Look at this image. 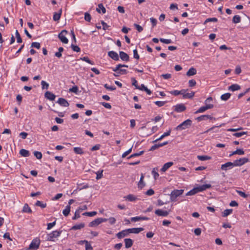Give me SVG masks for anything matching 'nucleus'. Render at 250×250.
Listing matches in <instances>:
<instances>
[{
  "label": "nucleus",
  "mask_w": 250,
  "mask_h": 250,
  "mask_svg": "<svg viewBox=\"0 0 250 250\" xmlns=\"http://www.w3.org/2000/svg\"><path fill=\"white\" fill-rule=\"evenodd\" d=\"M103 170H99L98 171L96 174V179L97 180H99L100 179H101L103 177Z\"/></svg>",
  "instance_id": "a18cd8bd"
},
{
  "label": "nucleus",
  "mask_w": 250,
  "mask_h": 250,
  "mask_svg": "<svg viewBox=\"0 0 250 250\" xmlns=\"http://www.w3.org/2000/svg\"><path fill=\"white\" fill-rule=\"evenodd\" d=\"M196 69L193 67L189 68L188 71L187 72V75L188 76H191L194 75L196 74Z\"/></svg>",
  "instance_id": "c85d7f7f"
},
{
  "label": "nucleus",
  "mask_w": 250,
  "mask_h": 250,
  "mask_svg": "<svg viewBox=\"0 0 250 250\" xmlns=\"http://www.w3.org/2000/svg\"><path fill=\"white\" fill-rule=\"evenodd\" d=\"M213 107V105L212 104H207L205 106H202L199 108L198 110H197L195 113L197 114L199 113H203L205 112L206 110L211 109Z\"/></svg>",
  "instance_id": "9d476101"
},
{
  "label": "nucleus",
  "mask_w": 250,
  "mask_h": 250,
  "mask_svg": "<svg viewBox=\"0 0 250 250\" xmlns=\"http://www.w3.org/2000/svg\"><path fill=\"white\" fill-rule=\"evenodd\" d=\"M160 41L161 42L166 44H169L172 42L171 40L170 39H165L163 38H160Z\"/></svg>",
  "instance_id": "5fc2aeb1"
},
{
  "label": "nucleus",
  "mask_w": 250,
  "mask_h": 250,
  "mask_svg": "<svg viewBox=\"0 0 250 250\" xmlns=\"http://www.w3.org/2000/svg\"><path fill=\"white\" fill-rule=\"evenodd\" d=\"M20 154L24 157H27L29 156L30 152L28 150L25 149H21L20 151Z\"/></svg>",
  "instance_id": "393cba45"
},
{
  "label": "nucleus",
  "mask_w": 250,
  "mask_h": 250,
  "mask_svg": "<svg viewBox=\"0 0 250 250\" xmlns=\"http://www.w3.org/2000/svg\"><path fill=\"white\" fill-rule=\"evenodd\" d=\"M195 94V92H191L190 93L187 92L185 95H184V99H190L192 98Z\"/></svg>",
  "instance_id": "a19ab883"
},
{
  "label": "nucleus",
  "mask_w": 250,
  "mask_h": 250,
  "mask_svg": "<svg viewBox=\"0 0 250 250\" xmlns=\"http://www.w3.org/2000/svg\"><path fill=\"white\" fill-rule=\"evenodd\" d=\"M31 47H35L37 49L40 48L41 45L39 42H33L31 43Z\"/></svg>",
  "instance_id": "bf43d9fd"
},
{
  "label": "nucleus",
  "mask_w": 250,
  "mask_h": 250,
  "mask_svg": "<svg viewBox=\"0 0 250 250\" xmlns=\"http://www.w3.org/2000/svg\"><path fill=\"white\" fill-rule=\"evenodd\" d=\"M125 243V247L127 249L130 248L133 243V241L130 238H125L124 240Z\"/></svg>",
  "instance_id": "4be33fe9"
},
{
  "label": "nucleus",
  "mask_w": 250,
  "mask_h": 250,
  "mask_svg": "<svg viewBox=\"0 0 250 250\" xmlns=\"http://www.w3.org/2000/svg\"><path fill=\"white\" fill-rule=\"evenodd\" d=\"M15 34H16V37L17 38V42H18V43L22 42V39H21L20 34H19L18 30L16 31Z\"/></svg>",
  "instance_id": "8fccbe9b"
},
{
  "label": "nucleus",
  "mask_w": 250,
  "mask_h": 250,
  "mask_svg": "<svg viewBox=\"0 0 250 250\" xmlns=\"http://www.w3.org/2000/svg\"><path fill=\"white\" fill-rule=\"evenodd\" d=\"M71 47L74 51L76 52H79L81 51V49L78 46L75 45L73 44H71Z\"/></svg>",
  "instance_id": "3c124183"
},
{
  "label": "nucleus",
  "mask_w": 250,
  "mask_h": 250,
  "mask_svg": "<svg viewBox=\"0 0 250 250\" xmlns=\"http://www.w3.org/2000/svg\"><path fill=\"white\" fill-rule=\"evenodd\" d=\"M155 104L158 105L159 107H161L164 105L166 103V101H156L154 102Z\"/></svg>",
  "instance_id": "0e129e2a"
},
{
  "label": "nucleus",
  "mask_w": 250,
  "mask_h": 250,
  "mask_svg": "<svg viewBox=\"0 0 250 250\" xmlns=\"http://www.w3.org/2000/svg\"><path fill=\"white\" fill-rule=\"evenodd\" d=\"M80 213L81 212L78 209H77L75 212L74 216L72 217V219L76 220L78 218H80Z\"/></svg>",
  "instance_id": "052dcab7"
},
{
  "label": "nucleus",
  "mask_w": 250,
  "mask_h": 250,
  "mask_svg": "<svg viewBox=\"0 0 250 250\" xmlns=\"http://www.w3.org/2000/svg\"><path fill=\"white\" fill-rule=\"evenodd\" d=\"M158 170V167H154L153 168L152 170V174L153 176V178L155 180H156L159 177V174L158 173L157 171Z\"/></svg>",
  "instance_id": "473e14b6"
},
{
  "label": "nucleus",
  "mask_w": 250,
  "mask_h": 250,
  "mask_svg": "<svg viewBox=\"0 0 250 250\" xmlns=\"http://www.w3.org/2000/svg\"><path fill=\"white\" fill-rule=\"evenodd\" d=\"M148 219H149V218L148 217H145V216H143V217L136 216V217H131L130 218L131 221H133V222H136V221H141V220H148Z\"/></svg>",
  "instance_id": "412c9836"
},
{
  "label": "nucleus",
  "mask_w": 250,
  "mask_h": 250,
  "mask_svg": "<svg viewBox=\"0 0 250 250\" xmlns=\"http://www.w3.org/2000/svg\"><path fill=\"white\" fill-rule=\"evenodd\" d=\"M22 211L24 212L31 213L32 210L29 207L28 205L27 204H25L23 207Z\"/></svg>",
  "instance_id": "c9c22d12"
},
{
  "label": "nucleus",
  "mask_w": 250,
  "mask_h": 250,
  "mask_svg": "<svg viewBox=\"0 0 250 250\" xmlns=\"http://www.w3.org/2000/svg\"><path fill=\"white\" fill-rule=\"evenodd\" d=\"M73 150L76 154H83L84 152L83 148L80 147H75L73 148Z\"/></svg>",
  "instance_id": "72a5a7b5"
},
{
  "label": "nucleus",
  "mask_w": 250,
  "mask_h": 250,
  "mask_svg": "<svg viewBox=\"0 0 250 250\" xmlns=\"http://www.w3.org/2000/svg\"><path fill=\"white\" fill-rule=\"evenodd\" d=\"M241 21V17L239 15H235L232 19V22L234 23H238Z\"/></svg>",
  "instance_id": "ea45409f"
},
{
  "label": "nucleus",
  "mask_w": 250,
  "mask_h": 250,
  "mask_svg": "<svg viewBox=\"0 0 250 250\" xmlns=\"http://www.w3.org/2000/svg\"><path fill=\"white\" fill-rule=\"evenodd\" d=\"M233 162H229L224 164L221 165V168L222 170L224 171H227L228 170L234 167Z\"/></svg>",
  "instance_id": "1a4fd4ad"
},
{
  "label": "nucleus",
  "mask_w": 250,
  "mask_h": 250,
  "mask_svg": "<svg viewBox=\"0 0 250 250\" xmlns=\"http://www.w3.org/2000/svg\"><path fill=\"white\" fill-rule=\"evenodd\" d=\"M67 33V31L63 30L58 35L59 39L64 43H67L68 42V39L65 37V35Z\"/></svg>",
  "instance_id": "0eeeda50"
},
{
  "label": "nucleus",
  "mask_w": 250,
  "mask_h": 250,
  "mask_svg": "<svg viewBox=\"0 0 250 250\" xmlns=\"http://www.w3.org/2000/svg\"><path fill=\"white\" fill-rule=\"evenodd\" d=\"M150 21L152 23V27H155L156 25L157 22V20L154 18H150Z\"/></svg>",
  "instance_id": "338daca9"
},
{
  "label": "nucleus",
  "mask_w": 250,
  "mask_h": 250,
  "mask_svg": "<svg viewBox=\"0 0 250 250\" xmlns=\"http://www.w3.org/2000/svg\"><path fill=\"white\" fill-rule=\"evenodd\" d=\"M62 233V231L55 230L53 231L47 235V240L49 241H53L54 238H56L60 236Z\"/></svg>",
  "instance_id": "39448f33"
},
{
  "label": "nucleus",
  "mask_w": 250,
  "mask_h": 250,
  "mask_svg": "<svg viewBox=\"0 0 250 250\" xmlns=\"http://www.w3.org/2000/svg\"><path fill=\"white\" fill-rule=\"evenodd\" d=\"M106 221H107V219L106 218H98L91 222L89 224V226L90 227H94L99 225L103 222Z\"/></svg>",
  "instance_id": "20e7f679"
},
{
  "label": "nucleus",
  "mask_w": 250,
  "mask_h": 250,
  "mask_svg": "<svg viewBox=\"0 0 250 250\" xmlns=\"http://www.w3.org/2000/svg\"><path fill=\"white\" fill-rule=\"evenodd\" d=\"M144 175L142 173L140 177V179L138 184V187L139 188L142 189L145 186V183L144 182Z\"/></svg>",
  "instance_id": "5701e85b"
},
{
  "label": "nucleus",
  "mask_w": 250,
  "mask_h": 250,
  "mask_svg": "<svg viewBox=\"0 0 250 250\" xmlns=\"http://www.w3.org/2000/svg\"><path fill=\"white\" fill-rule=\"evenodd\" d=\"M171 132V129H169L168 131H167L166 132H165L163 135H162L159 138L155 140L154 142H156L158 141H160L162 140L164 137L169 136Z\"/></svg>",
  "instance_id": "cd10ccee"
},
{
  "label": "nucleus",
  "mask_w": 250,
  "mask_h": 250,
  "mask_svg": "<svg viewBox=\"0 0 250 250\" xmlns=\"http://www.w3.org/2000/svg\"><path fill=\"white\" fill-rule=\"evenodd\" d=\"M57 103L61 106L64 107H67L69 105L68 102L65 99L62 98H60L58 99Z\"/></svg>",
  "instance_id": "f3484780"
},
{
  "label": "nucleus",
  "mask_w": 250,
  "mask_h": 250,
  "mask_svg": "<svg viewBox=\"0 0 250 250\" xmlns=\"http://www.w3.org/2000/svg\"><path fill=\"white\" fill-rule=\"evenodd\" d=\"M231 94L229 93H226L221 95V99L223 101L228 100L230 97Z\"/></svg>",
  "instance_id": "58836bf2"
},
{
  "label": "nucleus",
  "mask_w": 250,
  "mask_h": 250,
  "mask_svg": "<svg viewBox=\"0 0 250 250\" xmlns=\"http://www.w3.org/2000/svg\"><path fill=\"white\" fill-rule=\"evenodd\" d=\"M104 87L107 90L113 91L116 89V87L114 86H109L107 83L104 84Z\"/></svg>",
  "instance_id": "680f3d73"
},
{
  "label": "nucleus",
  "mask_w": 250,
  "mask_h": 250,
  "mask_svg": "<svg viewBox=\"0 0 250 250\" xmlns=\"http://www.w3.org/2000/svg\"><path fill=\"white\" fill-rule=\"evenodd\" d=\"M144 230V229L143 228H137L128 229L127 231H128V232H129V233L138 234Z\"/></svg>",
  "instance_id": "2eb2a0df"
},
{
  "label": "nucleus",
  "mask_w": 250,
  "mask_h": 250,
  "mask_svg": "<svg viewBox=\"0 0 250 250\" xmlns=\"http://www.w3.org/2000/svg\"><path fill=\"white\" fill-rule=\"evenodd\" d=\"M34 156L38 159H41L42 158V154L41 152L35 151L34 152Z\"/></svg>",
  "instance_id": "4d7b16f0"
},
{
  "label": "nucleus",
  "mask_w": 250,
  "mask_h": 250,
  "mask_svg": "<svg viewBox=\"0 0 250 250\" xmlns=\"http://www.w3.org/2000/svg\"><path fill=\"white\" fill-rule=\"evenodd\" d=\"M249 162V159L247 158H242L234 161L233 165L234 167L241 166Z\"/></svg>",
  "instance_id": "423d86ee"
},
{
  "label": "nucleus",
  "mask_w": 250,
  "mask_h": 250,
  "mask_svg": "<svg viewBox=\"0 0 250 250\" xmlns=\"http://www.w3.org/2000/svg\"><path fill=\"white\" fill-rule=\"evenodd\" d=\"M232 209H226L222 213V216L226 217L232 212Z\"/></svg>",
  "instance_id": "4c0bfd02"
},
{
  "label": "nucleus",
  "mask_w": 250,
  "mask_h": 250,
  "mask_svg": "<svg viewBox=\"0 0 250 250\" xmlns=\"http://www.w3.org/2000/svg\"><path fill=\"white\" fill-rule=\"evenodd\" d=\"M35 206L40 207L42 208H45L46 207V204L43 203L40 201H37L35 204Z\"/></svg>",
  "instance_id": "37998d69"
},
{
  "label": "nucleus",
  "mask_w": 250,
  "mask_h": 250,
  "mask_svg": "<svg viewBox=\"0 0 250 250\" xmlns=\"http://www.w3.org/2000/svg\"><path fill=\"white\" fill-rule=\"evenodd\" d=\"M124 198L130 202L135 201L137 199V198L133 194H128L127 196H125Z\"/></svg>",
  "instance_id": "a878e982"
},
{
  "label": "nucleus",
  "mask_w": 250,
  "mask_h": 250,
  "mask_svg": "<svg viewBox=\"0 0 250 250\" xmlns=\"http://www.w3.org/2000/svg\"><path fill=\"white\" fill-rule=\"evenodd\" d=\"M244 153V151L242 149H237L235 151H233L231 154H230L229 156L231 157L235 154L243 155Z\"/></svg>",
  "instance_id": "bb28decb"
},
{
  "label": "nucleus",
  "mask_w": 250,
  "mask_h": 250,
  "mask_svg": "<svg viewBox=\"0 0 250 250\" xmlns=\"http://www.w3.org/2000/svg\"><path fill=\"white\" fill-rule=\"evenodd\" d=\"M197 158L200 161H206L210 160L211 157L207 155H198Z\"/></svg>",
  "instance_id": "e433bc0d"
},
{
  "label": "nucleus",
  "mask_w": 250,
  "mask_h": 250,
  "mask_svg": "<svg viewBox=\"0 0 250 250\" xmlns=\"http://www.w3.org/2000/svg\"><path fill=\"white\" fill-rule=\"evenodd\" d=\"M155 213L158 216H167L169 214V211L158 209L155 210Z\"/></svg>",
  "instance_id": "4468645a"
},
{
  "label": "nucleus",
  "mask_w": 250,
  "mask_h": 250,
  "mask_svg": "<svg viewBox=\"0 0 250 250\" xmlns=\"http://www.w3.org/2000/svg\"><path fill=\"white\" fill-rule=\"evenodd\" d=\"M173 165V163L172 162H167L164 165L161 171L162 172H165L167 171L170 167Z\"/></svg>",
  "instance_id": "aec40b11"
},
{
  "label": "nucleus",
  "mask_w": 250,
  "mask_h": 250,
  "mask_svg": "<svg viewBox=\"0 0 250 250\" xmlns=\"http://www.w3.org/2000/svg\"><path fill=\"white\" fill-rule=\"evenodd\" d=\"M247 132L243 131V132H241L235 133L233 134V135L237 137H240L242 136L243 135L247 134Z\"/></svg>",
  "instance_id": "e2e57ef3"
},
{
  "label": "nucleus",
  "mask_w": 250,
  "mask_h": 250,
  "mask_svg": "<svg viewBox=\"0 0 250 250\" xmlns=\"http://www.w3.org/2000/svg\"><path fill=\"white\" fill-rule=\"evenodd\" d=\"M120 57L122 61L127 62L129 61V56L125 52L123 51H120L119 52Z\"/></svg>",
  "instance_id": "a211bd4d"
},
{
  "label": "nucleus",
  "mask_w": 250,
  "mask_h": 250,
  "mask_svg": "<svg viewBox=\"0 0 250 250\" xmlns=\"http://www.w3.org/2000/svg\"><path fill=\"white\" fill-rule=\"evenodd\" d=\"M144 153V151H141L140 152H138V153H134L132 155H131L130 156H129L127 159H130V158H133V157H137V156H139L142 154H143Z\"/></svg>",
  "instance_id": "c03bdc74"
},
{
  "label": "nucleus",
  "mask_w": 250,
  "mask_h": 250,
  "mask_svg": "<svg viewBox=\"0 0 250 250\" xmlns=\"http://www.w3.org/2000/svg\"><path fill=\"white\" fill-rule=\"evenodd\" d=\"M128 67V66L125 64H119L117 65L115 68H113L112 70L113 71L115 72L116 73L118 74L120 68L121 67Z\"/></svg>",
  "instance_id": "2f4dec72"
},
{
  "label": "nucleus",
  "mask_w": 250,
  "mask_h": 250,
  "mask_svg": "<svg viewBox=\"0 0 250 250\" xmlns=\"http://www.w3.org/2000/svg\"><path fill=\"white\" fill-rule=\"evenodd\" d=\"M236 192L241 196V197H242L244 198H246L248 197V195L246 194L245 192L242 191H240V190H236Z\"/></svg>",
  "instance_id": "603ef678"
},
{
  "label": "nucleus",
  "mask_w": 250,
  "mask_h": 250,
  "mask_svg": "<svg viewBox=\"0 0 250 250\" xmlns=\"http://www.w3.org/2000/svg\"><path fill=\"white\" fill-rule=\"evenodd\" d=\"M192 121L189 120L188 119L184 122H183L182 123L178 125L176 127L177 130H183L185 129L186 128H188L189 126H190L191 125Z\"/></svg>",
  "instance_id": "7ed1b4c3"
},
{
  "label": "nucleus",
  "mask_w": 250,
  "mask_h": 250,
  "mask_svg": "<svg viewBox=\"0 0 250 250\" xmlns=\"http://www.w3.org/2000/svg\"><path fill=\"white\" fill-rule=\"evenodd\" d=\"M85 226V224L83 223H81L79 224H76L74 226H73L72 227V229L73 230H77V229H80L83 228H84Z\"/></svg>",
  "instance_id": "c756f323"
},
{
  "label": "nucleus",
  "mask_w": 250,
  "mask_h": 250,
  "mask_svg": "<svg viewBox=\"0 0 250 250\" xmlns=\"http://www.w3.org/2000/svg\"><path fill=\"white\" fill-rule=\"evenodd\" d=\"M208 116L207 115H201L198 117H197L196 118V120L198 121H203V120H206L207 119H208Z\"/></svg>",
  "instance_id": "09e8293b"
},
{
  "label": "nucleus",
  "mask_w": 250,
  "mask_h": 250,
  "mask_svg": "<svg viewBox=\"0 0 250 250\" xmlns=\"http://www.w3.org/2000/svg\"><path fill=\"white\" fill-rule=\"evenodd\" d=\"M211 185L210 184H205L198 187H195L197 192H201L206 190L207 189H208L211 188Z\"/></svg>",
  "instance_id": "9b49d317"
},
{
  "label": "nucleus",
  "mask_w": 250,
  "mask_h": 250,
  "mask_svg": "<svg viewBox=\"0 0 250 250\" xmlns=\"http://www.w3.org/2000/svg\"><path fill=\"white\" fill-rule=\"evenodd\" d=\"M91 17L90 15L88 13H85L84 14V19L87 21H90L91 20Z\"/></svg>",
  "instance_id": "69168bd1"
},
{
  "label": "nucleus",
  "mask_w": 250,
  "mask_h": 250,
  "mask_svg": "<svg viewBox=\"0 0 250 250\" xmlns=\"http://www.w3.org/2000/svg\"><path fill=\"white\" fill-rule=\"evenodd\" d=\"M62 14V8L59 9L58 12H54L53 14V19L54 21H58L61 18Z\"/></svg>",
  "instance_id": "dca6fc26"
},
{
  "label": "nucleus",
  "mask_w": 250,
  "mask_h": 250,
  "mask_svg": "<svg viewBox=\"0 0 250 250\" xmlns=\"http://www.w3.org/2000/svg\"><path fill=\"white\" fill-rule=\"evenodd\" d=\"M79 88L77 86H74L69 89V92H73L77 94L78 92Z\"/></svg>",
  "instance_id": "6e6d98bb"
},
{
  "label": "nucleus",
  "mask_w": 250,
  "mask_h": 250,
  "mask_svg": "<svg viewBox=\"0 0 250 250\" xmlns=\"http://www.w3.org/2000/svg\"><path fill=\"white\" fill-rule=\"evenodd\" d=\"M108 55L109 57L115 61H118L119 60V57L118 53L114 51H110L108 52Z\"/></svg>",
  "instance_id": "f8f14e48"
},
{
  "label": "nucleus",
  "mask_w": 250,
  "mask_h": 250,
  "mask_svg": "<svg viewBox=\"0 0 250 250\" xmlns=\"http://www.w3.org/2000/svg\"><path fill=\"white\" fill-rule=\"evenodd\" d=\"M96 214H97L96 211H92V212H85L83 214V215L91 217V216H93Z\"/></svg>",
  "instance_id": "49530a36"
},
{
  "label": "nucleus",
  "mask_w": 250,
  "mask_h": 250,
  "mask_svg": "<svg viewBox=\"0 0 250 250\" xmlns=\"http://www.w3.org/2000/svg\"><path fill=\"white\" fill-rule=\"evenodd\" d=\"M197 193H198V192H197V191L196 190V189L195 187L193 189H192L191 190H190V191L186 193V196L193 195H195V194H196Z\"/></svg>",
  "instance_id": "79ce46f5"
},
{
  "label": "nucleus",
  "mask_w": 250,
  "mask_h": 250,
  "mask_svg": "<svg viewBox=\"0 0 250 250\" xmlns=\"http://www.w3.org/2000/svg\"><path fill=\"white\" fill-rule=\"evenodd\" d=\"M45 97L50 101H53L55 100L56 96L52 92L47 91L45 93Z\"/></svg>",
  "instance_id": "6ab92c4d"
},
{
  "label": "nucleus",
  "mask_w": 250,
  "mask_h": 250,
  "mask_svg": "<svg viewBox=\"0 0 250 250\" xmlns=\"http://www.w3.org/2000/svg\"><path fill=\"white\" fill-rule=\"evenodd\" d=\"M70 206L69 205H67L64 209L62 211V213L65 216H67L70 213Z\"/></svg>",
  "instance_id": "f704fd0d"
},
{
  "label": "nucleus",
  "mask_w": 250,
  "mask_h": 250,
  "mask_svg": "<svg viewBox=\"0 0 250 250\" xmlns=\"http://www.w3.org/2000/svg\"><path fill=\"white\" fill-rule=\"evenodd\" d=\"M101 104L106 108H107V109L111 108V105L109 103H107L105 102H102V103H101Z\"/></svg>",
  "instance_id": "774afa93"
},
{
  "label": "nucleus",
  "mask_w": 250,
  "mask_h": 250,
  "mask_svg": "<svg viewBox=\"0 0 250 250\" xmlns=\"http://www.w3.org/2000/svg\"><path fill=\"white\" fill-rule=\"evenodd\" d=\"M174 110L178 113L184 111L186 109V107L183 104H179L173 106Z\"/></svg>",
  "instance_id": "6e6552de"
},
{
  "label": "nucleus",
  "mask_w": 250,
  "mask_h": 250,
  "mask_svg": "<svg viewBox=\"0 0 250 250\" xmlns=\"http://www.w3.org/2000/svg\"><path fill=\"white\" fill-rule=\"evenodd\" d=\"M80 60L85 61V62H87V63L91 64L92 65H93L94 64V62L92 61H91V60H90L87 57H83L81 58Z\"/></svg>",
  "instance_id": "de8ad7c7"
},
{
  "label": "nucleus",
  "mask_w": 250,
  "mask_h": 250,
  "mask_svg": "<svg viewBox=\"0 0 250 250\" xmlns=\"http://www.w3.org/2000/svg\"><path fill=\"white\" fill-rule=\"evenodd\" d=\"M127 230H128V229H126L123 230L118 232L116 234L117 237L118 238L121 239L122 238H123L125 236H127L129 234V232H128Z\"/></svg>",
  "instance_id": "ddd939ff"
},
{
  "label": "nucleus",
  "mask_w": 250,
  "mask_h": 250,
  "mask_svg": "<svg viewBox=\"0 0 250 250\" xmlns=\"http://www.w3.org/2000/svg\"><path fill=\"white\" fill-rule=\"evenodd\" d=\"M40 243L41 240L39 238H35L29 245L28 250H37L39 248Z\"/></svg>",
  "instance_id": "f257e3e1"
},
{
  "label": "nucleus",
  "mask_w": 250,
  "mask_h": 250,
  "mask_svg": "<svg viewBox=\"0 0 250 250\" xmlns=\"http://www.w3.org/2000/svg\"><path fill=\"white\" fill-rule=\"evenodd\" d=\"M240 88L241 87L239 84H233L229 87L228 89L231 91H235L240 89Z\"/></svg>",
  "instance_id": "b1692460"
},
{
  "label": "nucleus",
  "mask_w": 250,
  "mask_h": 250,
  "mask_svg": "<svg viewBox=\"0 0 250 250\" xmlns=\"http://www.w3.org/2000/svg\"><path fill=\"white\" fill-rule=\"evenodd\" d=\"M184 192L183 189H175L171 192L170 195V200L171 201H176V198L182 195Z\"/></svg>",
  "instance_id": "f03ea898"
},
{
  "label": "nucleus",
  "mask_w": 250,
  "mask_h": 250,
  "mask_svg": "<svg viewBox=\"0 0 250 250\" xmlns=\"http://www.w3.org/2000/svg\"><path fill=\"white\" fill-rule=\"evenodd\" d=\"M41 85L42 89H47L48 88L49 84L44 81H42L41 82Z\"/></svg>",
  "instance_id": "13d9d810"
},
{
  "label": "nucleus",
  "mask_w": 250,
  "mask_h": 250,
  "mask_svg": "<svg viewBox=\"0 0 250 250\" xmlns=\"http://www.w3.org/2000/svg\"><path fill=\"white\" fill-rule=\"evenodd\" d=\"M101 10H102V12L103 14L105 13L106 12V9L104 6L103 4L102 3H100L98 4V8L96 9V11L100 13H101Z\"/></svg>",
  "instance_id": "7c9ffc66"
},
{
  "label": "nucleus",
  "mask_w": 250,
  "mask_h": 250,
  "mask_svg": "<svg viewBox=\"0 0 250 250\" xmlns=\"http://www.w3.org/2000/svg\"><path fill=\"white\" fill-rule=\"evenodd\" d=\"M217 21H218V19L216 18H208V19H207L205 20V21L204 22V24H206V23H207V22H211V21L217 22Z\"/></svg>",
  "instance_id": "864d4df0"
}]
</instances>
